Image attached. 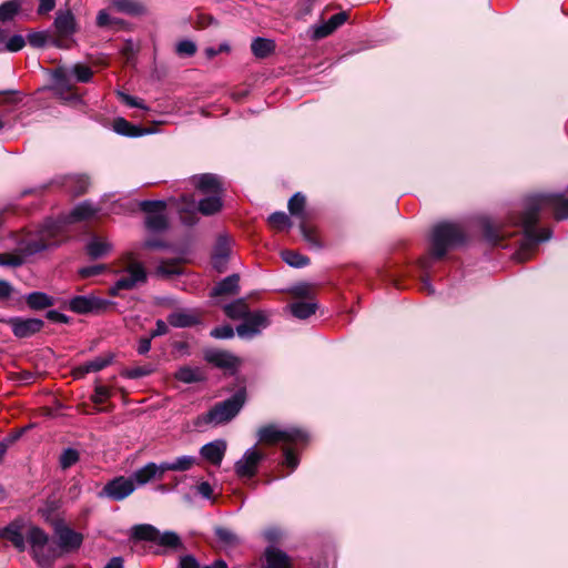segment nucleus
<instances>
[{"mask_svg":"<svg viewBox=\"0 0 568 568\" xmlns=\"http://www.w3.org/2000/svg\"><path fill=\"white\" fill-rule=\"evenodd\" d=\"M545 211H551L556 220L568 219V196L562 193H540L526 197L523 210L510 213L506 223H484L485 240L491 245H500L506 237L514 234L508 231L509 227L520 229L523 236L515 258L519 262L527 261L539 243L551 237L549 229H537L540 213Z\"/></svg>","mask_w":568,"mask_h":568,"instance_id":"f257e3e1","label":"nucleus"},{"mask_svg":"<svg viewBox=\"0 0 568 568\" xmlns=\"http://www.w3.org/2000/svg\"><path fill=\"white\" fill-rule=\"evenodd\" d=\"M0 537L9 540L19 551H23L28 542L33 559L41 567L51 565L58 555L55 547L49 544L48 534L22 518L14 519L1 528Z\"/></svg>","mask_w":568,"mask_h":568,"instance_id":"f03ea898","label":"nucleus"},{"mask_svg":"<svg viewBox=\"0 0 568 568\" xmlns=\"http://www.w3.org/2000/svg\"><path fill=\"white\" fill-rule=\"evenodd\" d=\"M98 211L99 209L93 203L84 201L77 204L65 216H61L58 220L47 219L40 226L39 240H27L21 245V251L26 254H37L58 246L62 242V236L68 224L87 220L93 216Z\"/></svg>","mask_w":568,"mask_h":568,"instance_id":"7ed1b4c3","label":"nucleus"},{"mask_svg":"<svg viewBox=\"0 0 568 568\" xmlns=\"http://www.w3.org/2000/svg\"><path fill=\"white\" fill-rule=\"evenodd\" d=\"M465 241V233L458 224L452 222L436 224L430 233V256L420 261V267L429 268L432 258H443L449 250L463 245Z\"/></svg>","mask_w":568,"mask_h":568,"instance_id":"20e7f679","label":"nucleus"},{"mask_svg":"<svg viewBox=\"0 0 568 568\" xmlns=\"http://www.w3.org/2000/svg\"><path fill=\"white\" fill-rule=\"evenodd\" d=\"M130 537L136 541H151L166 550L179 551L184 549L181 537L171 530L160 532V530L151 524H139L131 528Z\"/></svg>","mask_w":568,"mask_h":568,"instance_id":"39448f33","label":"nucleus"},{"mask_svg":"<svg viewBox=\"0 0 568 568\" xmlns=\"http://www.w3.org/2000/svg\"><path fill=\"white\" fill-rule=\"evenodd\" d=\"M245 403V390L240 389L230 398L217 403L206 414L199 417L204 424L221 425L233 419L242 409Z\"/></svg>","mask_w":568,"mask_h":568,"instance_id":"423d86ee","label":"nucleus"},{"mask_svg":"<svg viewBox=\"0 0 568 568\" xmlns=\"http://www.w3.org/2000/svg\"><path fill=\"white\" fill-rule=\"evenodd\" d=\"M257 438L260 443L267 445H275L278 443L297 445L307 440V434L301 428H281L275 424H268L257 430Z\"/></svg>","mask_w":568,"mask_h":568,"instance_id":"0eeeda50","label":"nucleus"},{"mask_svg":"<svg viewBox=\"0 0 568 568\" xmlns=\"http://www.w3.org/2000/svg\"><path fill=\"white\" fill-rule=\"evenodd\" d=\"M68 308L77 314H99L113 305L112 301L98 297L95 295H77L65 303Z\"/></svg>","mask_w":568,"mask_h":568,"instance_id":"6e6552de","label":"nucleus"},{"mask_svg":"<svg viewBox=\"0 0 568 568\" xmlns=\"http://www.w3.org/2000/svg\"><path fill=\"white\" fill-rule=\"evenodd\" d=\"M148 275L141 263H130L124 274L110 287L111 295H118L119 291L132 290L146 282Z\"/></svg>","mask_w":568,"mask_h":568,"instance_id":"1a4fd4ad","label":"nucleus"},{"mask_svg":"<svg viewBox=\"0 0 568 568\" xmlns=\"http://www.w3.org/2000/svg\"><path fill=\"white\" fill-rule=\"evenodd\" d=\"M134 490L135 485H133V480L130 477L116 476L103 486L98 496L113 501H121L132 495Z\"/></svg>","mask_w":568,"mask_h":568,"instance_id":"9d476101","label":"nucleus"},{"mask_svg":"<svg viewBox=\"0 0 568 568\" xmlns=\"http://www.w3.org/2000/svg\"><path fill=\"white\" fill-rule=\"evenodd\" d=\"M270 324L267 314L263 311L250 312L243 323L236 326V333L241 338L250 339L261 334Z\"/></svg>","mask_w":568,"mask_h":568,"instance_id":"9b49d317","label":"nucleus"},{"mask_svg":"<svg viewBox=\"0 0 568 568\" xmlns=\"http://www.w3.org/2000/svg\"><path fill=\"white\" fill-rule=\"evenodd\" d=\"M264 459V455L255 447L248 448L241 459L234 465L235 474L240 478H252L256 475L260 463Z\"/></svg>","mask_w":568,"mask_h":568,"instance_id":"f8f14e48","label":"nucleus"},{"mask_svg":"<svg viewBox=\"0 0 568 568\" xmlns=\"http://www.w3.org/2000/svg\"><path fill=\"white\" fill-rule=\"evenodd\" d=\"M12 333L18 338H28L40 332L44 322L40 318L11 317L8 320Z\"/></svg>","mask_w":568,"mask_h":568,"instance_id":"ddd939ff","label":"nucleus"},{"mask_svg":"<svg viewBox=\"0 0 568 568\" xmlns=\"http://www.w3.org/2000/svg\"><path fill=\"white\" fill-rule=\"evenodd\" d=\"M182 201L185 202V205L181 209L182 211L193 212L197 210L203 215H213L222 209L220 193L206 196L200 200L197 204L194 199H191L189 202L185 195L182 196Z\"/></svg>","mask_w":568,"mask_h":568,"instance_id":"4468645a","label":"nucleus"},{"mask_svg":"<svg viewBox=\"0 0 568 568\" xmlns=\"http://www.w3.org/2000/svg\"><path fill=\"white\" fill-rule=\"evenodd\" d=\"M163 470L161 468V464L148 463L143 467L134 470L130 477L133 480V485L144 486L153 479H162Z\"/></svg>","mask_w":568,"mask_h":568,"instance_id":"2eb2a0df","label":"nucleus"},{"mask_svg":"<svg viewBox=\"0 0 568 568\" xmlns=\"http://www.w3.org/2000/svg\"><path fill=\"white\" fill-rule=\"evenodd\" d=\"M231 253L230 240L226 235H220L212 253V265L217 272H224Z\"/></svg>","mask_w":568,"mask_h":568,"instance_id":"dca6fc26","label":"nucleus"},{"mask_svg":"<svg viewBox=\"0 0 568 568\" xmlns=\"http://www.w3.org/2000/svg\"><path fill=\"white\" fill-rule=\"evenodd\" d=\"M226 447L227 445L224 439H215L203 445L200 449V455L212 465L220 466L224 458Z\"/></svg>","mask_w":568,"mask_h":568,"instance_id":"f3484780","label":"nucleus"},{"mask_svg":"<svg viewBox=\"0 0 568 568\" xmlns=\"http://www.w3.org/2000/svg\"><path fill=\"white\" fill-rule=\"evenodd\" d=\"M168 323L176 328L193 327L201 323L200 316L195 310H181L168 315Z\"/></svg>","mask_w":568,"mask_h":568,"instance_id":"a211bd4d","label":"nucleus"},{"mask_svg":"<svg viewBox=\"0 0 568 568\" xmlns=\"http://www.w3.org/2000/svg\"><path fill=\"white\" fill-rule=\"evenodd\" d=\"M55 32L62 38H68L77 31V22L70 10H59L53 22Z\"/></svg>","mask_w":568,"mask_h":568,"instance_id":"6ab92c4d","label":"nucleus"},{"mask_svg":"<svg viewBox=\"0 0 568 568\" xmlns=\"http://www.w3.org/2000/svg\"><path fill=\"white\" fill-rule=\"evenodd\" d=\"M57 535L59 539V546L61 549L70 551L80 548L82 544V535L75 532L69 527H61L57 529Z\"/></svg>","mask_w":568,"mask_h":568,"instance_id":"aec40b11","label":"nucleus"},{"mask_svg":"<svg viewBox=\"0 0 568 568\" xmlns=\"http://www.w3.org/2000/svg\"><path fill=\"white\" fill-rule=\"evenodd\" d=\"M194 186L203 193H221V183L215 174L205 173L192 178Z\"/></svg>","mask_w":568,"mask_h":568,"instance_id":"412c9836","label":"nucleus"},{"mask_svg":"<svg viewBox=\"0 0 568 568\" xmlns=\"http://www.w3.org/2000/svg\"><path fill=\"white\" fill-rule=\"evenodd\" d=\"M40 237V227L38 229L37 233L33 235H29L21 240L18 244V251L19 254H10V253H1L0 254V266H11V267H18L21 266L24 262V256H30L31 254H26L21 251V245L30 239L39 240Z\"/></svg>","mask_w":568,"mask_h":568,"instance_id":"4be33fe9","label":"nucleus"},{"mask_svg":"<svg viewBox=\"0 0 568 568\" xmlns=\"http://www.w3.org/2000/svg\"><path fill=\"white\" fill-rule=\"evenodd\" d=\"M262 568H291V560L281 549L268 547L265 551V565Z\"/></svg>","mask_w":568,"mask_h":568,"instance_id":"5701e85b","label":"nucleus"},{"mask_svg":"<svg viewBox=\"0 0 568 568\" xmlns=\"http://www.w3.org/2000/svg\"><path fill=\"white\" fill-rule=\"evenodd\" d=\"M240 276L237 274H231L220 281L211 291V296H221L227 294H236L240 290Z\"/></svg>","mask_w":568,"mask_h":568,"instance_id":"b1692460","label":"nucleus"},{"mask_svg":"<svg viewBox=\"0 0 568 568\" xmlns=\"http://www.w3.org/2000/svg\"><path fill=\"white\" fill-rule=\"evenodd\" d=\"M306 197L303 193L296 192L292 195V197L288 200L287 209L290 211V214L301 222H306L308 219V214L306 212Z\"/></svg>","mask_w":568,"mask_h":568,"instance_id":"393cba45","label":"nucleus"},{"mask_svg":"<svg viewBox=\"0 0 568 568\" xmlns=\"http://www.w3.org/2000/svg\"><path fill=\"white\" fill-rule=\"evenodd\" d=\"M196 464V457L191 455L178 456L172 460L161 463L163 473L165 471H186Z\"/></svg>","mask_w":568,"mask_h":568,"instance_id":"a878e982","label":"nucleus"},{"mask_svg":"<svg viewBox=\"0 0 568 568\" xmlns=\"http://www.w3.org/2000/svg\"><path fill=\"white\" fill-rule=\"evenodd\" d=\"M29 308L40 311L55 305V298L44 292H31L24 296Z\"/></svg>","mask_w":568,"mask_h":568,"instance_id":"bb28decb","label":"nucleus"},{"mask_svg":"<svg viewBox=\"0 0 568 568\" xmlns=\"http://www.w3.org/2000/svg\"><path fill=\"white\" fill-rule=\"evenodd\" d=\"M85 250L91 258L97 260L110 253L112 250V244L104 239L93 236L87 243Z\"/></svg>","mask_w":568,"mask_h":568,"instance_id":"cd10ccee","label":"nucleus"},{"mask_svg":"<svg viewBox=\"0 0 568 568\" xmlns=\"http://www.w3.org/2000/svg\"><path fill=\"white\" fill-rule=\"evenodd\" d=\"M205 359L221 368H234L237 363L235 356L222 351H207L205 353Z\"/></svg>","mask_w":568,"mask_h":568,"instance_id":"c85d7f7f","label":"nucleus"},{"mask_svg":"<svg viewBox=\"0 0 568 568\" xmlns=\"http://www.w3.org/2000/svg\"><path fill=\"white\" fill-rule=\"evenodd\" d=\"M71 72L69 67H59L52 72V79L54 82V89L60 92H69L72 89L71 85Z\"/></svg>","mask_w":568,"mask_h":568,"instance_id":"c756f323","label":"nucleus"},{"mask_svg":"<svg viewBox=\"0 0 568 568\" xmlns=\"http://www.w3.org/2000/svg\"><path fill=\"white\" fill-rule=\"evenodd\" d=\"M224 313L232 320H244L250 313L245 298H237L223 307Z\"/></svg>","mask_w":568,"mask_h":568,"instance_id":"7c9ffc66","label":"nucleus"},{"mask_svg":"<svg viewBox=\"0 0 568 568\" xmlns=\"http://www.w3.org/2000/svg\"><path fill=\"white\" fill-rule=\"evenodd\" d=\"M288 307L294 317L306 320L316 312L318 305L315 302L298 301L292 303Z\"/></svg>","mask_w":568,"mask_h":568,"instance_id":"2f4dec72","label":"nucleus"},{"mask_svg":"<svg viewBox=\"0 0 568 568\" xmlns=\"http://www.w3.org/2000/svg\"><path fill=\"white\" fill-rule=\"evenodd\" d=\"M90 181L87 175L68 176L64 186L74 195L83 194L89 187Z\"/></svg>","mask_w":568,"mask_h":568,"instance_id":"473e14b6","label":"nucleus"},{"mask_svg":"<svg viewBox=\"0 0 568 568\" xmlns=\"http://www.w3.org/2000/svg\"><path fill=\"white\" fill-rule=\"evenodd\" d=\"M253 54L256 58H266L275 49L274 41L265 38H255L251 44Z\"/></svg>","mask_w":568,"mask_h":568,"instance_id":"72a5a7b5","label":"nucleus"},{"mask_svg":"<svg viewBox=\"0 0 568 568\" xmlns=\"http://www.w3.org/2000/svg\"><path fill=\"white\" fill-rule=\"evenodd\" d=\"M114 131L124 136L136 138L142 134V130L139 126L131 124L123 118H118L113 122Z\"/></svg>","mask_w":568,"mask_h":568,"instance_id":"f704fd0d","label":"nucleus"},{"mask_svg":"<svg viewBox=\"0 0 568 568\" xmlns=\"http://www.w3.org/2000/svg\"><path fill=\"white\" fill-rule=\"evenodd\" d=\"M112 4L118 11L126 14L138 16L144 12L139 0H112Z\"/></svg>","mask_w":568,"mask_h":568,"instance_id":"c9c22d12","label":"nucleus"},{"mask_svg":"<svg viewBox=\"0 0 568 568\" xmlns=\"http://www.w3.org/2000/svg\"><path fill=\"white\" fill-rule=\"evenodd\" d=\"M175 377L183 383L192 384L197 383L204 379L203 373L200 368H193L190 366H183L181 367L176 374Z\"/></svg>","mask_w":568,"mask_h":568,"instance_id":"e433bc0d","label":"nucleus"},{"mask_svg":"<svg viewBox=\"0 0 568 568\" xmlns=\"http://www.w3.org/2000/svg\"><path fill=\"white\" fill-rule=\"evenodd\" d=\"M22 7L21 0H8L0 4V21H11Z\"/></svg>","mask_w":568,"mask_h":568,"instance_id":"4c0bfd02","label":"nucleus"},{"mask_svg":"<svg viewBox=\"0 0 568 568\" xmlns=\"http://www.w3.org/2000/svg\"><path fill=\"white\" fill-rule=\"evenodd\" d=\"M27 40L29 44L33 48H42L47 43L51 42L53 45L61 48V41L58 39L50 38L43 31L31 32L28 34Z\"/></svg>","mask_w":568,"mask_h":568,"instance_id":"58836bf2","label":"nucleus"},{"mask_svg":"<svg viewBox=\"0 0 568 568\" xmlns=\"http://www.w3.org/2000/svg\"><path fill=\"white\" fill-rule=\"evenodd\" d=\"M283 261L292 267L302 268L310 264V258L298 252L286 250L282 252Z\"/></svg>","mask_w":568,"mask_h":568,"instance_id":"ea45409f","label":"nucleus"},{"mask_svg":"<svg viewBox=\"0 0 568 568\" xmlns=\"http://www.w3.org/2000/svg\"><path fill=\"white\" fill-rule=\"evenodd\" d=\"M156 275L162 277H172L182 274V268L178 264L176 260L162 261L156 270Z\"/></svg>","mask_w":568,"mask_h":568,"instance_id":"a19ab883","label":"nucleus"},{"mask_svg":"<svg viewBox=\"0 0 568 568\" xmlns=\"http://www.w3.org/2000/svg\"><path fill=\"white\" fill-rule=\"evenodd\" d=\"M267 222L272 227L276 229L277 231L288 230L293 225L290 216L282 211H276L272 213L268 216Z\"/></svg>","mask_w":568,"mask_h":568,"instance_id":"79ce46f5","label":"nucleus"},{"mask_svg":"<svg viewBox=\"0 0 568 568\" xmlns=\"http://www.w3.org/2000/svg\"><path fill=\"white\" fill-rule=\"evenodd\" d=\"M145 226L152 232H162L168 229L169 223L164 213L151 214L145 217Z\"/></svg>","mask_w":568,"mask_h":568,"instance_id":"37998d69","label":"nucleus"},{"mask_svg":"<svg viewBox=\"0 0 568 568\" xmlns=\"http://www.w3.org/2000/svg\"><path fill=\"white\" fill-rule=\"evenodd\" d=\"M111 361H112L111 356H109V357H97V358H94L92 361H89L85 364H83L79 368V371L82 374L100 372L103 368H105L111 363Z\"/></svg>","mask_w":568,"mask_h":568,"instance_id":"c03bdc74","label":"nucleus"},{"mask_svg":"<svg viewBox=\"0 0 568 568\" xmlns=\"http://www.w3.org/2000/svg\"><path fill=\"white\" fill-rule=\"evenodd\" d=\"M79 452L74 448L69 447L61 453L59 458V465L63 470H65L75 465L79 462Z\"/></svg>","mask_w":568,"mask_h":568,"instance_id":"a18cd8bd","label":"nucleus"},{"mask_svg":"<svg viewBox=\"0 0 568 568\" xmlns=\"http://www.w3.org/2000/svg\"><path fill=\"white\" fill-rule=\"evenodd\" d=\"M71 75L75 78L78 82L88 83L91 81L93 77L92 70L84 64L77 63L72 67H69Z\"/></svg>","mask_w":568,"mask_h":568,"instance_id":"49530a36","label":"nucleus"},{"mask_svg":"<svg viewBox=\"0 0 568 568\" xmlns=\"http://www.w3.org/2000/svg\"><path fill=\"white\" fill-rule=\"evenodd\" d=\"M165 207L166 203L162 200H144L140 202V209L148 215L161 214Z\"/></svg>","mask_w":568,"mask_h":568,"instance_id":"de8ad7c7","label":"nucleus"},{"mask_svg":"<svg viewBox=\"0 0 568 568\" xmlns=\"http://www.w3.org/2000/svg\"><path fill=\"white\" fill-rule=\"evenodd\" d=\"M197 47L194 41L184 39L176 43L175 52L180 57H192L196 53Z\"/></svg>","mask_w":568,"mask_h":568,"instance_id":"09e8293b","label":"nucleus"},{"mask_svg":"<svg viewBox=\"0 0 568 568\" xmlns=\"http://www.w3.org/2000/svg\"><path fill=\"white\" fill-rule=\"evenodd\" d=\"M215 536L217 539L227 545V546H234L239 544V537L229 528L225 527H216L215 528Z\"/></svg>","mask_w":568,"mask_h":568,"instance_id":"8fccbe9b","label":"nucleus"},{"mask_svg":"<svg viewBox=\"0 0 568 568\" xmlns=\"http://www.w3.org/2000/svg\"><path fill=\"white\" fill-rule=\"evenodd\" d=\"M298 227H300L303 239L305 240V242L308 243L310 246L317 247V248L321 247V243H320L318 239L316 237L315 232L306 225V222H301Z\"/></svg>","mask_w":568,"mask_h":568,"instance_id":"3c124183","label":"nucleus"},{"mask_svg":"<svg viewBox=\"0 0 568 568\" xmlns=\"http://www.w3.org/2000/svg\"><path fill=\"white\" fill-rule=\"evenodd\" d=\"M154 371L152 365L138 366L126 369L123 375L128 378L135 379L144 376H149Z\"/></svg>","mask_w":568,"mask_h":568,"instance_id":"603ef678","label":"nucleus"},{"mask_svg":"<svg viewBox=\"0 0 568 568\" xmlns=\"http://www.w3.org/2000/svg\"><path fill=\"white\" fill-rule=\"evenodd\" d=\"M210 335L216 339H230L234 336V329L231 325H221L214 327Z\"/></svg>","mask_w":568,"mask_h":568,"instance_id":"864d4df0","label":"nucleus"},{"mask_svg":"<svg viewBox=\"0 0 568 568\" xmlns=\"http://www.w3.org/2000/svg\"><path fill=\"white\" fill-rule=\"evenodd\" d=\"M26 45V39L20 34H14L8 39L4 49L9 52H18Z\"/></svg>","mask_w":568,"mask_h":568,"instance_id":"5fc2aeb1","label":"nucleus"},{"mask_svg":"<svg viewBox=\"0 0 568 568\" xmlns=\"http://www.w3.org/2000/svg\"><path fill=\"white\" fill-rule=\"evenodd\" d=\"M334 31L332 30V28L325 21V22H323V23H321L318 26H313L312 27V39L321 40V39H324V38L328 37Z\"/></svg>","mask_w":568,"mask_h":568,"instance_id":"6e6d98bb","label":"nucleus"},{"mask_svg":"<svg viewBox=\"0 0 568 568\" xmlns=\"http://www.w3.org/2000/svg\"><path fill=\"white\" fill-rule=\"evenodd\" d=\"M121 22L122 21L120 19L112 18L105 10L99 11L97 16V24L101 28L111 27Z\"/></svg>","mask_w":568,"mask_h":568,"instance_id":"4d7b16f0","label":"nucleus"},{"mask_svg":"<svg viewBox=\"0 0 568 568\" xmlns=\"http://www.w3.org/2000/svg\"><path fill=\"white\" fill-rule=\"evenodd\" d=\"M111 396V390L109 387L103 385H97L94 388V394L92 396V400L95 404L104 403Z\"/></svg>","mask_w":568,"mask_h":568,"instance_id":"13d9d810","label":"nucleus"},{"mask_svg":"<svg viewBox=\"0 0 568 568\" xmlns=\"http://www.w3.org/2000/svg\"><path fill=\"white\" fill-rule=\"evenodd\" d=\"M284 460L283 465L294 470L298 466V458L288 447H283Z\"/></svg>","mask_w":568,"mask_h":568,"instance_id":"bf43d9fd","label":"nucleus"},{"mask_svg":"<svg viewBox=\"0 0 568 568\" xmlns=\"http://www.w3.org/2000/svg\"><path fill=\"white\" fill-rule=\"evenodd\" d=\"M45 317L50 322L59 323V324H70V322H71V318L68 315H65L59 311H55V310L48 311L45 313Z\"/></svg>","mask_w":568,"mask_h":568,"instance_id":"052dcab7","label":"nucleus"},{"mask_svg":"<svg viewBox=\"0 0 568 568\" xmlns=\"http://www.w3.org/2000/svg\"><path fill=\"white\" fill-rule=\"evenodd\" d=\"M347 13L345 11H342L332 16L326 22L332 28V30L335 31L337 28L344 24L347 21Z\"/></svg>","mask_w":568,"mask_h":568,"instance_id":"680f3d73","label":"nucleus"},{"mask_svg":"<svg viewBox=\"0 0 568 568\" xmlns=\"http://www.w3.org/2000/svg\"><path fill=\"white\" fill-rule=\"evenodd\" d=\"M119 95H120L121 100L126 105L132 106V108L145 109L143 102L141 100H139L138 98L132 97V95L126 94V93H123V92H119Z\"/></svg>","mask_w":568,"mask_h":568,"instance_id":"e2e57ef3","label":"nucleus"},{"mask_svg":"<svg viewBox=\"0 0 568 568\" xmlns=\"http://www.w3.org/2000/svg\"><path fill=\"white\" fill-rule=\"evenodd\" d=\"M179 568H200V564L194 556L185 555L180 558Z\"/></svg>","mask_w":568,"mask_h":568,"instance_id":"0e129e2a","label":"nucleus"},{"mask_svg":"<svg viewBox=\"0 0 568 568\" xmlns=\"http://www.w3.org/2000/svg\"><path fill=\"white\" fill-rule=\"evenodd\" d=\"M230 51V45L229 43L226 42H223L221 43L217 48H214V47H209L205 49V55L209 58V59H212L214 58L215 55H217L219 53H222V52H229Z\"/></svg>","mask_w":568,"mask_h":568,"instance_id":"69168bd1","label":"nucleus"},{"mask_svg":"<svg viewBox=\"0 0 568 568\" xmlns=\"http://www.w3.org/2000/svg\"><path fill=\"white\" fill-rule=\"evenodd\" d=\"M169 332L168 324L163 320L155 322V328L150 333L151 338L165 335Z\"/></svg>","mask_w":568,"mask_h":568,"instance_id":"338daca9","label":"nucleus"},{"mask_svg":"<svg viewBox=\"0 0 568 568\" xmlns=\"http://www.w3.org/2000/svg\"><path fill=\"white\" fill-rule=\"evenodd\" d=\"M153 338L150 336H143L139 339L136 352L140 355H145L151 349V342Z\"/></svg>","mask_w":568,"mask_h":568,"instance_id":"774afa93","label":"nucleus"}]
</instances>
